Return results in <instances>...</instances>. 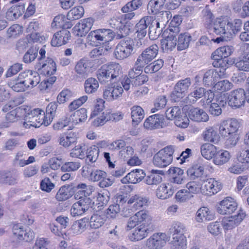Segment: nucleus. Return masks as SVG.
Segmentation results:
<instances>
[{
    "label": "nucleus",
    "mask_w": 249,
    "mask_h": 249,
    "mask_svg": "<svg viewBox=\"0 0 249 249\" xmlns=\"http://www.w3.org/2000/svg\"><path fill=\"white\" fill-rule=\"evenodd\" d=\"M242 20L236 18L232 20L227 17L216 18L213 32L228 39L232 38L242 28Z\"/></svg>",
    "instance_id": "f257e3e1"
},
{
    "label": "nucleus",
    "mask_w": 249,
    "mask_h": 249,
    "mask_svg": "<svg viewBox=\"0 0 249 249\" xmlns=\"http://www.w3.org/2000/svg\"><path fill=\"white\" fill-rule=\"evenodd\" d=\"M35 68L40 74L49 77L41 82L42 89H48L56 81L55 76H51L56 71V64L51 58L47 57L46 61L37 63Z\"/></svg>",
    "instance_id": "f03ea898"
},
{
    "label": "nucleus",
    "mask_w": 249,
    "mask_h": 249,
    "mask_svg": "<svg viewBox=\"0 0 249 249\" xmlns=\"http://www.w3.org/2000/svg\"><path fill=\"white\" fill-rule=\"evenodd\" d=\"M122 73L121 65L116 63L103 65L96 72L97 77L101 84L111 82Z\"/></svg>",
    "instance_id": "7ed1b4c3"
},
{
    "label": "nucleus",
    "mask_w": 249,
    "mask_h": 249,
    "mask_svg": "<svg viewBox=\"0 0 249 249\" xmlns=\"http://www.w3.org/2000/svg\"><path fill=\"white\" fill-rule=\"evenodd\" d=\"M174 152L172 146H168L160 149L153 158V164L159 168H164L170 164L173 161Z\"/></svg>",
    "instance_id": "20e7f679"
},
{
    "label": "nucleus",
    "mask_w": 249,
    "mask_h": 249,
    "mask_svg": "<svg viewBox=\"0 0 249 249\" xmlns=\"http://www.w3.org/2000/svg\"><path fill=\"white\" fill-rule=\"evenodd\" d=\"M93 189L91 185L79 184V215L84 213L90 207L91 200L88 196L91 194Z\"/></svg>",
    "instance_id": "39448f33"
},
{
    "label": "nucleus",
    "mask_w": 249,
    "mask_h": 249,
    "mask_svg": "<svg viewBox=\"0 0 249 249\" xmlns=\"http://www.w3.org/2000/svg\"><path fill=\"white\" fill-rule=\"evenodd\" d=\"M157 18H153V25L150 28V38L157 39L161 34L163 29L168 21V14L167 12H159Z\"/></svg>",
    "instance_id": "423d86ee"
},
{
    "label": "nucleus",
    "mask_w": 249,
    "mask_h": 249,
    "mask_svg": "<svg viewBox=\"0 0 249 249\" xmlns=\"http://www.w3.org/2000/svg\"><path fill=\"white\" fill-rule=\"evenodd\" d=\"M134 49L133 41L130 38L121 40L116 46L114 51L115 57L118 60H123L129 57Z\"/></svg>",
    "instance_id": "0eeeda50"
},
{
    "label": "nucleus",
    "mask_w": 249,
    "mask_h": 249,
    "mask_svg": "<svg viewBox=\"0 0 249 249\" xmlns=\"http://www.w3.org/2000/svg\"><path fill=\"white\" fill-rule=\"evenodd\" d=\"M240 120L235 118L223 121L219 127V133L222 137H228L235 136L241 127Z\"/></svg>",
    "instance_id": "6e6552de"
},
{
    "label": "nucleus",
    "mask_w": 249,
    "mask_h": 249,
    "mask_svg": "<svg viewBox=\"0 0 249 249\" xmlns=\"http://www.w3.org/2000/svg\"><path fill=\"white\" fill-rule=\"evenodd\" d=\"M114 34L110 29H101L91 31L88 36V39L91 43L104 44L111 41Z\"/></svg>",
    "instance_id": "1a4fd4ad"
},
{
    "label": "nucleus",
    "mask_w": 249,
    "mask_h": 249,
    "mask_svg": "<svg viewBox=\"0 0 249 249\" xmlns=\"http://www.w3.org/2000/svg\"><path fill=\"white\" fill-rule=\"evenodd\" d=\"M159 47L154 44L146 48L138 56L135 62V65L141 68L153 60L157 55Z\"/></svg>",
    "instance_id": "9d476101"
},
{
    "label": "nucleus",
    "mask_w": 249,
    "mask_h": 249,
    "mask_svg": "<svg viewBox=\"0 0 249 249\" xmlns=\"http://www.w3.org/2000/svg\"><path fill=\"white\" fill-rule=\"evenodd\" d=\"M192 83L189 77L179 80L175 85L171 94V99L174 102L179 101L184 97Z\"/></svg>",
    "instance_id": "9b49d317"
},
{
    "label": "nucleus",
    "mask_w": 249,
    "mask_h": 249,
    "mask_svg": "<svg viewBox=\"0 0 249 249\" xmlns=\"http://www.w3.org/2000/svg\"><path fill=\"white\" fill-rule=\"evenodd\" d=\"M108 24L110 28L117 30V38L121 39L129 35L130 29L126 25V22L123 21L121 17L111 18Z\"/></svg>",
    "instance_id": "f8f14e48"
},
{
    "label": "nucleus",
    "mask_w": 249,
    "mask_h": 249,
    "mask_svg": "<svg viewBox=\"0 0 249 249\" xmlns=\"http://www.w3.org/2000/svg\"><path fill=\"white\" fill-rule=\"evenodd\" d=\"M103 97L107 101L118 99L124 92V89L119 83H110L103 88Z\"/></svg>",
    "instance_id": "ddd939ff"
},
{
    "label": "nucleus",
    "mask_w": 249,
    "mask_h": 249,
    "mask_svg": "<svg viewBox=\"0 0 249 249\" xmlns=\"http://www.w3.org/2000/svg\"><path fill=\"white\" fill-rule=\"evenodd\" d=\"M151 217L148 213L145 210H141L130 217L127 224V230H129L137 225L142 223L150 224Z\"/></svg>",
    "instance_id": "4468645a"
},
{
    "label": "nucleus",
    "mask_w": 249,
    "mask_h": 249,
    "mask_svg": "<svg viewBox=\"0 0 249 249\" xmlns=\"http://www.w3.org/2000/svg\"><path fill=\"white\" fill-rule=\"evenodd\" d=\"M169 240V237L164 232L154 233L147 239L146 246L149 249H161Z\"/></svg>",
    "instance_id": "2eb2a0df"
},
{
    "label": "nucleus",
    "mask_w": 249,
    "mask_h": 249,
    "mask_svg": "<svg viewBox=\"0 0 249 249\" xmlns=\"http://www.w3.org/2000/svg\"><path fill=\"white\" fill-rule=\"evenodd\" d=\"M89 180L93 182L99 181L98 186L101 188L109 187L114 182L113 179L107 177L106 172L101 170H93Z\"/></svg>",
    "instance_id": "dca6fc26"
},
{
    "label": "nucleus",
    "mask_w": 249,
    "mask_h": 249,
    "mask_svg": "<svg viewBox=\"0 0 249 249\" xmlns=\"http://www.w3.org/2000/svg\"><path fill=\"white\" fill-rule=\"evenodd\" d=\"M245 91L240 88L231 91L228 96V104L235 108L242 107L245 102Z\"/></svg>",
    "instance_id": "f3484780"
},
{
    "label": "nucleus",
    "mask_w": 249,
    "mask_h": 249,
    "mask_svg": "<svg viewBox=\"0 0 249 249\" xmlns=\"http://www.w3.org/2000/svg\"><path fill=\"white\" fill-rule=\"evenodd\" d=\"M237 206L234 198L226 197L220 202L217 207V211L220 214H230L237 209Z\"/></svg>",
    "instance_id": "a211bd4d"
},
{
    "label": "nucleus",
    "mask_w": 249,
    "mask_h": 249,
    "mask_svg": "<svg viewBox=\"0 0 249 249\" xmlns=\"http://www.w3.org/2000/svg\"><path fill=\"white\" fill-rule=\"evenodd\" d=\"M12 3L18 2L10 7L6 13L5 17L9 20H14L20 17L24 12L25 3L23 0H12Z\"/></svg>",
    "instance_id": "6ab92c4d"
},
{
    "label": "nucleus",
    "mask_w": 249,
    "mask_h": 249,
    "mask_svg": "<svg viewBox=\"0 0 249 249\" xmlns=\"http://www.w3.org/2000/svg\"><path fill=\"white\" fill-rule=\"evenodd\" d=\"M18 76L27 89L35 87L40 81V77L38 73L30 70L20 73Z\"/></svg>",
    "instance_id": "aec40b11"
},
{
    "label": "nucleus",
    "mask_w": 249,
    "mask_h": 249,
    "mask_svg": "<svg viewBox=\"0 0 249 249\" xmlns=\"http://www.w3.org/2000/svg\"><path fill=\"white\" fill-rule=\"evenodd\" d=\"M222 187V183L219 180L214 178H210L204 182L201 191L204 195L212 196L219 192Z\"/></svg>",
    "instance_id": "412c9836"
},
{
    "label": "nucleus",
    "mask_w": 249,
    "mask_h": 249,
    "mask_svg": "<svg viewBox=\"0 0 249 249\" xmlns=\"http://www.w3.org/2000/svg\"><path fill=\"white\" fill-rule=\"evenodd\" d=\"M13 232L17 236L19 240L30 242L35 238V234L33 231L29 228L24 230L22 226L19 224L14 225L13 228Z\"/></svg>",
    "instance_id": "4be33fe9"
},
{
    "label": "nucleus",
    "mask_w": 249,
    "mask_h": 249,
    "mask_svg": "<svg viewBox=\"0 0 249 249\" xmlns=\"http://www.w3.org/2000/svg\"><path fill=\"white\" fill-rule=\"evenodd\" d=\"M246 216V213L242 210H240L237 215L225 218L222 221L224 229L231 230L240 224Z\"/></svg>",
    "instance_id": "5701e85b"
},
{
    "label": "nucleus",
    "mask_w": 249,
    "mask_h": 249,
    "mask_svg": "<svg viewBox=\"0 0 249 249\" xmlns=\"http://www.w3.org/2000/svg\"><path fill=\"white\" fill-rule=\"evenodd\" d=\"M153 23V17L145 16L141 18L139 22L136 25V32L138 36L142 38L144 37L147 33V28L149 27V36H150V28Z\"/></svg>",
    "instance_id": "b1692460"
},
{
    "label": "nucleus",
    "mask_w": 249,
    "mask_h": 249,
    "mask_svg": "<svg viewBox=\"0 0 249 249\" xmlns=\"http://www.w3.org/2000/svg\"><path fill=\"white\" fill-rule=\"evenodd\" d=\"M132 233L129 235L131 241H137L146 237L149 233V225L145 223L138 225Z\"/></svg>",
    "instance_id": "393cba45"
},
{
    "label": "nucleus",
    "mask_w": 249,
    "mask_h": 249,
    "mask_svg": "<svg viewBox=\"0 0 249 249\" xmlns=\"http://www.w3.org/2000/svg\"><path fill=\"white\" fill-rule=\"evenodd\" d=\"M178 35L170 34V32L165 31L162 34L164 38L160 41L162 49L164 51L173 50L177 46V38Z\"/></svg>",
    "instance_id": "a878e982"
},
{
    "label": "nucleus",
    "mask_w": 249,
    "mask_h": 249,
    "mask_svg": "<svg viewBox=\"0 0 249 249\" xmlns=\"http://www.w3.org/2000/svg\"><path fill=\"white\" fill-rule=\"evenodd\" d=\"M70 38V32L62 29L54 34L51 40V45L54 47L61 46L67 43Z\"/></svg>",
    "instance_id": "bb28decb"
},
{
    "label": "nucleus",
    "mask_w": 249,
    "mask_h": 249,
    "mask_svg": "<svg viewBox=\"0 0 249 249\" xmlns=\"http://www.w3.org/2000/svg\"><path fill=\"white\" fill-rule=\"evenodd\" d=\"M236 67L240 71H249V45H247L242 55L235 63Z\"/></svg>",
    "instance_id": "cd10ccee"
},
{
    "label": "nucleus",
    "mask_w": 249,
    "mask_h": 249,
    "mask_svg": "<svg viewBox=\"0 0 249 249\" xmlns=\"http://www.w3.org/2000/svg\"><path fill=\"white\" fill-rule=\"evenodd\" d=\"M145 176V174L142 170L137 169L127 174L125 177L121 179V181L124 184H135L141 181Z\"/></svg>",
    "instance_id": "c85d7f7f"
},
{
    "label": "nucleus",
    "mask_w": 249,
    "mask_h": 249,
    "mask_svg": "<svg viewBox=\"0 0 249 249\" xmlns=\"http://www.w3.org/2000/svg\"><path fill=\"white\" fill-rule=\"evenodd\" d=\"M188 116L191 120L197 122H206L209 120L207 113L197 107H191L188 110Z\"/></svg>",
    "instance_id": "c756f323"
},
{
    "label": "nucleus",
    "mask_w": 249,
    "mask_h": 249,
    "mask_svg": "<svg viewBox=\"0 0 249 249\" xmlns=\"http://www.w3.org/2000/svg\"><path fill=\"white\" fill-rule=\"evenodd\" d=\"M231 158V155L229 151L218 148L213 161L214 164L221 166L227 163Z\"/></svg>",
    "instance_id": "7c9ffc66"
},
{
    "label": "nucleus",
    "mask_w": 249,
    "mask_h": 249,
    "mask_svg": "<svg viewBox=\"0 0 249 249\" xmlns=\"http://www.w3.org/2000/svg\"><path fill=\"white\" fill-rule=\"evenodd\" d=\"M25 120L30 123V125L35 127H38L41 124H44L47 126L49 125L52 122V118L48 119L47 116L41 115L37 117H32L30 115H26Z\"/></svg>",
    "instance_id": "2f4dec72"
},
{
    "label": "nucleus",
    "mask_w": 249,
    "mask_h": 249,
    "mask_svg": "<svg viewBox=\"0 0 249 249\" xmlns=\"http://www.w3.org/2000/svg\"><path fill=\"white\" fill-rule=\"evenodd\" d=\"M20 110L19 108H17L8 112L5 116L6 122L0 123V129L8 128L11 123L17 122L19 117L18 113Z\"/></svg>",
    "instance_id": "473e14b6"
},
{
    "label": "nucleus",
    "mask_w": 249,
    "mask_h": 249,
    "mask_svg": "<svg viewBox=\"0 0 249 249\" xmlns=\"http://www.w3.org/2000/svg\"><path fill=\"white\" fill-rule=\"evenodd\" d=\"M174 189L171 185L165 183L161 184L157 189L156 195L158 198L161 199H165L169 198L173 195Z\"/></svg>",
    "instance_id": "72a5a7b5"
},
{
    "label": "nucleus",
    "mask_w": 249,
    "mask_h": 249,
    "mask_svg": "<svg viewBox=\"0 0 249 249\" xmlns=\"http://www.w3.org/2000/svg\"><path fill=\"white\" fill-rule=\"evenodd\" d=\"M217 148L216 146L212 144L204 143L200 147L201 155L207 160H213Z\"/></svg>",
    "instance_id": "f704fd0d"
},
{
    "label": "nucleus",
    "mask_w": 249,
    "mask_h": 249,
    "mask_svg": "<svg viewBox=\"0 0 249 249\" xmlns=\"http://www.w3.org/2000/svg\"><path fill=\"white\" fill-rule=\"evenodd\" d=\"M159 114H154L149 116L145 121L144 127L150 130L160 128L161 125V121Z\"/></svg>",
    "instance_id": "c9c22d12"
},
{
    "label": "nucleus",
    "mask_w": 249,
    "mask_h": 249,
    "mask_svg": "<svg viewBox=\"0 0 249 249\" xmlns=\"http://www.w3.org/2000/svg\"><path fill=\"white\" fill-rule=\"evenodd\" d=\"M205 141L216 144L219 141L220 137L216 130L213 127L207 128L202 134Z\"/></svg>",
    "instance_id": "e433bc0d"
},
{
    "label": "nucleus",
    "mask_w": 249,
    "mask_h": 249,
    "mask_svg": "<svg viewBox=\"0 0 249 249\" xmlns=\"http://www.w3.org/2000/svg\"><path fill=\"white\" fill-rule=\"evenodd\" d=\"M213 218V214L207 207H203L200 208L196 213V220L198 222L210 221Z\"/></svg>",
    "instance_id": "4c0bfd02"
},
{
    "label": "nucleus",
    "mask_w": 249,
    "mask_h": 249,
    "mask_svg": "<svg viewBox=\"0 0 249 249\" xmlns=\"http://www.w3.org/2000/svg\"><path fill=\"white\" fill-rule=\"evenodd\" d=\"M203 14V22L205 27L207 29H214V23L216 20L214 15L213 14L211 10L206 7L202 11Z\"/></svg>",
    "instance_id": "58836bf2"
},
{
    "label": "nucleus",
    "mask_w": 249,
    "mask_h": 249,
    "mask_svg": "<svg viewBox=\"0 0 249 249\" xmlns=\"http://www.w3.org/2000/svg\"><path fill=\"white\" fill-rule=\"evenodd\" d=\"M191 40L192 36L188 33L180 34L177 41L178 50L182 51L188 48Z\"/></svg>",
    "instance_id": "ea45409f"
},
{
    "label": "nucleus",
    "mask_w": 249,
    "mask_h": 249,
    "mask_svg": "<svg viewBox=\"0 0 249 249\" xmlns=\"http://www.w3.org/2000/svg\"><path fill=\"white\" fill-rule=\"evenodd\" d=\"M169 172L172 176V182L178 184L183 183L185 179L183 170L178 167H174L170 168Z\"/></svg>",
    "instance_id": "a19ab883"
},
{
    "label": "nucleus",
    "mask_w": 249,
    "mask_h": 249,
    "mask_svg": "<svg viewBox=\"0 0 249 249\" xmlns=\"http://www.w3.org/2000/svg\"><path fill=\"white\" fill-rule=\"evenodd\" d=\"M17 176L11 172L3 171L0 172V183L14 185L17 182Z\"/></svg>",
    "instance_id": "79ce46f5"
},
{
    "label": "nucleus",
    "mask_w": 249,
    "mask_h": 249,
    "mask_svg": "<svg viewBox=\"0 0 249 249\" xmlns=\"http://www.w3.org/2000/svg\"><path fill=\"white\" fill-rule=\"evenodd\" d=\"M232 53V49L229 46H225L216 49L212 54V57L214 60H220L226 58Z\"/></svg>",
    "instance_id": "37998d69"
},
{
    "label": "nucleus",
    "mask_w": 249,
    "mask_h": 249,
    "mask_svg": "<svg viewBox=\"0 0 249 249\" xmlns=\"http://www.w3.org/2000/svg\"><path fill=\"white\" fill-rule=\"evenodd\" d=\"M182 20L180 16H175L171 20L167 31L170 32V34L178 35L180 31V25Z\"/></svg>",
    "instance_id": "c03bdc74"
},
{
    "label": "nucleus",
    "mask_w": 249,
    "mask_h": 249,
    "mask_svg": "<svg viewBox=\"0 0 249 249\" xmlns=\"http://www.w3.org/2000/svg\"><path fill=\"white\" fill-rule=\"evenodd\" d=\"M93 22V19L90 18L81 20L79 22V36H85L91 28Z\"/></svg>",
    "instance_id": "a18cd8bd"
},
{
    "label": "nucleus",
    "mask_w": 249,
    "mask_h": 249,
    "mask_svg": "<svg viewBox=\"0 0 249 249\" xmlns=\"http://www.w3.org/2000/svg\"><path fill=\"white\" fill-rule=\"evenodd\" d=\"M166 0H150L147 5L148 13L151 14H157L161 10Z\"/></svg>",
    "instance_id": "49530a36"
},
{
    "label": "nucleus",
    "mask_w": 249,
    "mask_h": 249,
    "mask_svg": "<svg viewBox=\"0 0 249 249\" xmlns=\"http://www.w3.org/2000/svg\"><path fill=\"white\" fill-rule=\"evenodd\" d=\"M160 172H162V171L152 170L151 174L145 178L144 182L150 185H157L160 183L162 181V177Z\"/></svg>",
    "instance_id": "de8ad7c7"
},
{
    "label": "nucleus",
    "mask_w": 249,
    "mask_h": 249,
    "mask_svg": "<svg viewBox=\"0 0 249 249\" xmlns=\"http://www.w3.org/2000/svg\"><path fill=\"white\" fill-rule=\"evenodd\" d=\"M77 108L78 100H74L69 106V110L71 113L69 120H70V121H72V125L70 126V129H73L78 124L77 118L76 117V114H78Z\"/></svg>",
    "instance_id": "09e8293b"
},
{
    "label": "nucleus",
    "mask_w": 249,
    "mask_h": 249,
    "mask_svg": "<svg viewBox=\"0 0 249 249\" xmlns=\"http://www.w3.org/2000/svg\"><path fill=\"white\" fill-rule=\"evenodd\" d=\"M186 231L185 225L178 221L173 222L170 229V231L172 234L173 238L174 236H185L184 234Z\"/></svg>",
    "instance_id": "8fccbe9b"
},
{
    "label": "nucleus",
    "mask_w": 249,
    "mask_h": 249,
    "mask_svg": "<svg viewBox=\"0 0 249 249\" xmlns=\"http://www.w3.org/2000/svg\"><path fill=\"white\" fill-rule=\"evenodd\" d=\"M107 217L105 214H94L90 218L89 221L90 227L94 229L102 227L106 221Z\"/></svg>",
    "instance_id": "3c124183"
},
{
    "label": "nucleus",
    "mask_w": 249,
    "mask_h": 249,
    "mask_svg": "<svg viewBox=\"0 0 249 249\" xmlns=\"http://www.w3.org/2000/svg\"><path fill=\"white\" fill-rule=\"evenodd\" d=\"M217 73L213 70L207 71L204 74L203 78V84L206 86L211 87L214 86L217 79Z\"/></svg>",
    "instance_id": "603ef678"
},
{
    "label": "nucleus",
    "mask_w": 249,
    "mask_h": 249,
    "mask_svg": "<svg viewBox=\"0 0 249 249\" xmlns=\"http://www.w3.org/2000/svg\"><path fill=\"white\" fill-rule=\"evenodd\" d=\"M131 115L132 121L138 124L144 117V110L140 106H134L131 108Z\"/></svg>",
    "instance_id": "864d4df0"
},
{
    "label": "nucleus",
    "mask_w": 249,
    "mask_h": 249,
    "mask_svg": "<svg viewBox=\"0 0 249 249\" xmlns=\"http://www.w3.org/2000/svg\"><path fill=\"white\" fill-rule=\"evenodd\" d=\"M204 168L203 166L200 164H196L189 168L187 173L192 179L201 177L204 173Z\"/></svg>",
    "instance_id": "5fc2aeb1"
},
{
    "label": "nucleus",
    "mask_w": 249,
    "mask_h": 249,
    "mask_svg": "<svg viewBox=\"0 0 249 249\" xmlns=\"http://www.w3.org/2000/svg\"><path fill=\"white\" fill-rule=\"evenodd\" d=\"M8 85L16 92H22L28 89L18 76L17 78L9 81Z\"/></svg>",
    "instance_id": "6e6d98bb"
},
{
    "label": "nucleus",
    "mask_w": 249,
    "mask_h": 249,
    "mask_svg": "<svg viewBox=\"0 0 249 249\" xmlns=\"http://www.w3.org/2000/svg\"><path fill=\"white\" fill-rule=\"evenodd\" d=\"M38 48L33 46L29 48L24 54L23 61L25 63H31L34 61L38 55Z\"/></svg>",
    "instance_id": "4d7b16f0"
},
{
    "label": "nucleus",
    "mask_w": 249,
    "mask_h": 249,
    "mask_svg": "<svg viewBox=\"0 0 249 249\" xmlns=\"http://www.w3.org/2000/svg\"><path fill=\"white\" fill-rule=\"evenodd\" d=\"M98 81L94 78H89L84 84L85 91L87 93H92L97 91L99 88Z\"/></svg>",
    "instance_id": "13d9d810"
},
{
    "label": "nucleus",
    "mask_w": 249,
    "mask_h": 249,
    "mask_svg": "<svg viewBox=\"0 0 249 249\" xmlns=\"http://www.w3.org/2000/svg\"><path fill=\"white\" fill-rule=\"evenodd\" d=\"M163 66V61L158 59L144 67V71L146 73H152L159 71Z\"/></svg>",
    "instance_id": "bf43d9fd"
},
{
    "label": "nucleus",
    "mask_w": 249,
    "mask_h": 249,
    "mask_svg": "<svg viewBox=\"0 0 249 249\" xmlns=\"http://www.w3.org/2000/svg\"><path fill=\"white\" fill-rule=\"evenodd\" d=\"M99 152L98 147L95 145L89 147L87 153L86 162L89 161L91 163L95 162L98 158Z\"/></svg>",
    "instance_id": "052dcab7"
},
{
    "label": "nucleus",
    "mask_w": 249,
    "mask_h": 249,
    "mask_svg": "<svg viewBox=\"0 0 249 249\" xmlns=\"http://www.w3.org/2000/svg\"><path fill=\"white\" fill-rule=\"evenodd\" d=\"M147 202V200L146 198L138 195H135L129 198L127 203L128 204H133L134 208L137 210L145 205Z\"/></svg>",
    "instance_id": "680f3d73"
},
{
    "label": "nucleus",
    "mask_w": 249,
    "mask_h": 249,
    "mask_svg": "<svg viewBox=\"0 0 249 249\" xmlns=\"http://www.w3.org/2000/svg\"><path fill=\"white\" fill-rule=\"evenodd\" d=\"M187 247L185 236H174L172 241V249H186Z\"/></svg>",
    "instance_id": "e2e57ef3"
},
{
    "label": "nucleus",
    "mask_w": 249,
    "mask_h": 249,
    "mask_svg": "<svg viewBox=\"0 0 249 249\" xmlns=\"http://www.w3.org/2000/svg\"><path fill=\"white\" fill-rule=\"evenodd\" d=\"M142 5V0H132L124 5L121 10L122 12H133V11L139 9Z\"/></svg>",
    "instance_id": "0e129e2a"
},
{
    "label": "nucleus",
    "mask_w": 249,
    "mask_h": 249,
    "mask_svg": "<svg viewBox=\"0 0 249 249\" xmlns=\"http://www.w3.org/2000/svg\"><path fill=\"white\" fill-rule=\"evenodd\" d=\"M26 155L23 151H19L18 152L13 160V165L15 166L24 167L27 165L26 162Z\"/></svg>",
    "instance_id": "69168bd1"
},
{
    "label": "nucleus",
    "mask_w": 249,
    "mask_h": 249,
    "mask_svg": "<svg viewBox=\"0 0 249 249\" xmlns=\"http://www.w3.org/2000/svg\"><path fill=\"white\" fill-rule=\"evenodd\" d=\"M181 114V109L178 106L169 108L166 111V118L171 120L180 118Z\"/></svg>",
    "instance_id": "338daca9"
},
{
    "label": "nucleus",
    "mask_w": 249,
    "mask_h": 249,
    "mask_svg": "<svg viewBox=\"0 0 249 249\" xmlns=\"http://www.w3.org/2000/svg\"><path fill=\"white\" fill-rule=\"evenodd\" d=\"M232 87V84L227 80L219 81L213 86L215 90L222 92L229 90Z\"/></svg>",
    "instance_id": "774afa93"
}]
</instances>
